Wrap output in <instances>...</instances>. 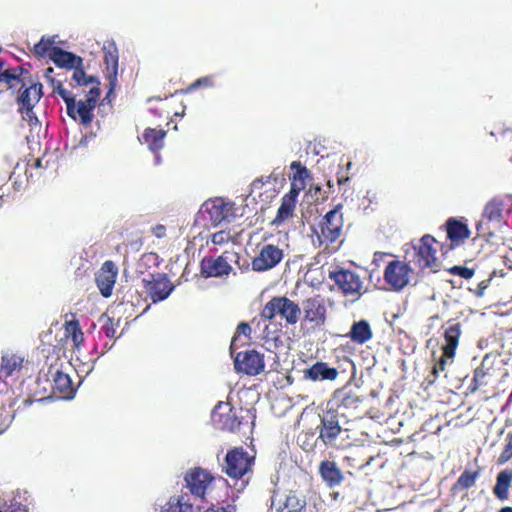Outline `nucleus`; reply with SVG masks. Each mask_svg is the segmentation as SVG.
<instances>
[{
    "instance_id": "nucleus-19",
    "label": "nucleus",
    "mask_w": 512,
    "mask_h": 512,
    "mask_svg": "<svg viewBox=\"0 0 512 512\" xmlns=\"http://www.w3.org/2000/svg\"><path fill=\"white\" fill-rule=\"evenodd\" d=\"M50 60L57 67L69 70H74L76 67L83 65L82 57L60 47H54L51 50Z\"/></svg>"
},
{
    "instance_id": "nucleus-21",
    "label": "nucleus",
    "mask_w": 512,
    "mask_h": 512,
    "mask_svg": "<svg viewBox=\"0 0 512 512\" xmlns=\"http://www.w3.org/2000/svg\"><path fill=\"white\" fill-rule=\"evenodd\" d=\"M338 370L330 367L326 362H316L304 371V378L311 381L335 380Z\"/></svg>"
},
{
    "instance_id": "nucleus-54",
    "label": "nucleus",
    "mask_w": 512,
    "mask_h": 512,
    "mask_svg": "<svg viewBox=\"0 0 512 512\" xmlns=\"http://www.w3.org/2000/svg\"><path fill=\"white\" fill-rule=\"evenodd\" d=\"M100 271H109V273H116L117 269L112 261H105L100 269Z\"/></svg>"
},
{
    "instance_id": "nucleus-51",
    "label": "nucleus",
    "mask_w": 512,
    "mask_h": 512,
    "mask_svg": "<svg viewBox=\"0 0 512 512\" xmlns=\"http://www.w3.org/2000/svg\"><path fill=\"white\" fill-rule=\"evenodd\" d=\"M227 240V235L223 231L216 232L212 235L214 244H223Z\"/></svg>"
},
{
    "instance_id": "nucleus-13",
    "label": "nucleus",
    "mask_w": 512,
    "mask_h": 512,
    "mask_svg": "<svg viewBox=\"0 0 512 512\" xmlns=\"http://www.w3.org/2000/svg\"><path fill=\"white\" fill-rule=\"evenodd\" d=\"M410 270L407 263L391 261L385 268L384 279L394 290L400 291L409 283Z\"/></svg>"
},
{
    "instance_id": "nucleus-53",
    "label": "nucleus",
    "mask_w": 512,
    "mask_h": 512,
    "mask_svg": "<svg viewBox=\"0 0 512 512\" xmlns=\"http://www.w3.org/2000/svg\"><path fill=\"white\" fill-rule=\"evenodd\" d=\"M12 72V74H18L19 75V80H16L17 82H21L22 85L24 86L25 83H24V78L22 77L23 74H29L28 71L22 67H16L14 69H11L10 70Z\"/></svg>"
},
{
    "instance_id": "nucleus-49",
    "label": "nucleus",
    "mask_w": 512,
    "mask_h": 512,
    "mask_svg": "<svg viewBox=\"0 0 512 512\" xmlns=\"http://www.w3.org/2000/svg\"><path fill=\"white\" fill-rule=\"evenodd\" d=\"M237 332L246 337H250L251 327L247 322H241L237 327Z\"/></svg>"
},
{
    "instance_id": "nucleus-12",
    "label": "nucleus",
    "mask_w": 512,
    "mask_h": 512,
    "mask_svg": "<svg viewBox=\"0 0 512 512\" xmlns=\"http://www.w3.org/2000/svg\"><path fill=\"white\" fill-rule=\"evenodd\" d=\"M233 357L234 367L237 372L255 376L264 370V357L255 350L242 351Z\"/></svg>"
},
{
    "instance_id": "nucleus-28",
    "label": "nucleus",
    "mask_w": 512,
    "mask_h": 512,
    "mask_svg": "<svg viewBox=\"0 0 512 512\" xmlns=\"http://www.w3.org/2000/svg\"><path fill=\"white\" fill-rule=\"evenodd\" d=\"M48 373L53 379V389L61 393L72 394L74 392L72 387V380L68 374L63 373L59 369L49 368Z\"/></svg>"
},
{
    "instance_id": "nucleus-2",
    "label": "nucleus",
    "mask_w": 512,
    "mask_h": 512,
    "mask_svg": "<svg viewBox=\"0 0 512 512\" xmlns=\"http://www.w3.org/2000/svg\"><path fill=\"white\" fill-rule=\"evenodd\" d=\"M255 458L250 456L243 447H236L229 450L225 456L224 472L232 479L241 480L238 490H242L247 485V481L242 480L252 468Z\"/></svg>"
},
{
    "instance_id": "nucleus-55",
    "label": "nucleus",
    "mask_w": 512,
    "mask_h": 512,
    "mask_svg": "<svg viewBox=\"0 0 512 512\" xmlns=\"http://www.w3.org/2000/svg\"><path fill=\"white\" fill-rule=\"evenodd\" d=\"M486 375V372L484 371V369L482 367H478L475 369L474 371V376H473V382H478L479 380H483V378L485 377Z\"/></svg>"
},
{
    "instance_id": "nucleus-14",
    "label": "nucleus",
    "mask_w": 512,
    "mask_h": 512,
    "mask_svg": "<svg viewBox=\"0 0 512 512\" xmlns=\"http://www.w3.org/2000/svg\"><path fill=\"white\" fill-rule=\"evenodd\" d=\"M283 259V251L275 245L262 247L258 256L252 261V269L257 272L267 271L278 265Z\"/></svg>"
},
{
    "instance_id": "nucleus-48",
    "label": "nucleus",
    "mask_w": 512,
    "mask_h": 512,
    "mask_svg": "<svg viewBox=\"0 0 512 512\" xmlns=\"http://www.w3.org/2000/svg\"><path fill=\"white\" fill-rule=\"evenodd\" d=\"M0 512H27V509L25 506L21 505L20 503H11L9 506L5 508H1Z\"/></svg>"
},
{
    "instance_id": "nucleus-40",
    "label": "nucleus",
    "mask_w": 512,
    "mask_h": 512,
    "mask_svg": "<svg viewBox=\"0 0 512 512\" xmlns=\"http://www.w3.org/2000/svg\"><path fill=\"white\" fill-rule=\"evenodd\" d=\"M512 458V433H508L506 436V444L497 459V463L499 465H503L508 462Z\"/></svg>"
},
{
    "instance_id": "nucleus-8",
    "label": "nucleus",
    "mask_w": 512,
    "mask_h": 512,
    "mask_svg": "<svg viewBox=\"0 0 512 512\" xmlns=\"http://www.w3.org/2000/svg\"><path fill=\"white\" fill-rule=\"evenodd\" d=\"M211 421L216 429L229 432L239 430L241 421L229 403L219 401L211 412Z\"/></svg>"
},
{
    "instance_id": "nucleus-31",
    "label": "nucleus",
    "mask_w": 512,
    "mask_h": 512,
    "mask_svg": "<svg viewBox=\"0 0 512 512\" xmlns=\"http://www.w3.org/2000/svg\"><path fill=\"white\" fill-rule=\"evenodd\" d=\"M297 195L298 192L293 193V191H290L289 194H286L282 198L281 205L278 208L277 215L274 220L275 223H281L292 215L295 208V198Z\"/></svg>"
},
{
    "instance_id": "nucleus-16",
    "label": "nucleus",
    "mask_w": 512,
    "mask_h": 512,
    "mask_svg": "<svg viewBox=\"0 0 512 512\" xmlns=\"http://www.w3.org/2000/svg\"><path fill=\"white\" fill-rule=\"evenodd\" d=\"M213 481L211 474L202 469L194 468L185 475V482L192 495L196 498L203 499L208 486Z\"/></svg>"
},
{
    "instance_id": "nucleus-50",
    "label": "nucleus",
    "mask_w": 512,
    "mask_h": 512,
    "mask_svg": "<svg viewBox=\"0 0 512 512\" xmlns=\"http://www.w3.org/2000/svg\"><path fill=\"white\" fill-rule=\"evenodd\" d=\"M307 177H309V170L305 166H303L296 170L293 179L304 180Z\"/></svg>"
},
{
    "instance_id": "nucleus-52",
    "label": "nucleus",
    "mask_w": 512,
    "mask_h": 512,
    "mask_svg": "<svg viewBox=\"0 0 512 512\" xmlns=\"http://www.w3.org/2000/svg\"><path fill=\"white\" fill-rule=\"evenodd\" d=\"M100 95H101V90L99 88V85L95 84V86H93L86 97H89V98H92V99H96V100H99L100 98Z\"/></svg>"
},
{
    "instance_id": "nucleus-43",
    "label": "nucleus",
    "mask_w": 512,
    "mask_h": 512,
    "mask_svg": "<svg viewBox=\"0 0 512 512\" xmlns=\"http://www.w3.org/2000/svg\"><path fill=\"white\" fill-rule=\"evenodd\" d=\"M491 224L492 222H488L486 219H481L476 224V230L479 236L492 237L494 236V231L492 230Z\"/></svg>"
},
{
    "instance_id": "nucleus-11",
    "label": "nucleus",
    "mask_w": 512,
    "mask_h": 512,
    "mask_svg": "<svg viewBox=\"0 0 512 512\" xmlns=\"http://www.w3.org/2000/svg\"><path fill=\"white\" fill-rule=\"evenodd\" d=\"M143 284L153 303L167 299L175 289L165 273L153 274L151 279H143Z\"/></svg>"
},
{
    "instance_id": "nucleus-34",
    "label": "nucleus",
    "mask_w": 512,
    "mask_h": 512,
    "mask_svg": "<svg viewBox=\"0 0 512 512\" xmlns=\"http://www.w3.org/2000/svg\"><path fill=\"white\" fill-rule=\"evenodd\" d=\"M306 501L291 494L286 497L284 504L279 507L278 512H304Z\"/></svg>"
},
{
    "instance_id": "nucleus-41",
    "label": "nucleus",
    "mask_w": 512,
    "mask_h": 512,
    "mask_svg": "<svg viewBox=\"0 0 512 512\" xmlns=\"http://www.w3.org/2000/svg\"><path fill=\"white\" fill-rule=\"evenodd\" d=\"M99 322L102 323L101 331L108 337L113 338L115 335V328L113 324L112 318L108 317L107 315L103 314L99 318Z\"/></svg>"
},
{
    "instance_id": "nucleus-5",
    "label": "nucleus",
    "mask_w": 512,
    "mask_h": 512,
    "mask_svg": "<svg viewBox=\"0 0 512 512\" xmlns=\"http://www.w3.org/2000/svg\"><path fill=\"white\" fill-rule=\"evenodd\" d=\"M461 335V325L460 323H451L444 332V338L446 344L443 346V355L440 359L435 363L432 376L429 382L433 383L439 376L440 372L445 370L446 359H453L455 356V351L459 343V337Z\"/></svg>"
},
{
    "instance_id": "nucleus-56",
    "label": "nucleus",
    "mask_w": 512,
    "mask_h": 512,
    "mask_svg": "<svg viewBox=\"0 0 512 512\" xmlns=\"http://www.w3.org/2000/svg\"><path fill=\"white\" fill-rule=\"evenodd\" d=\"M82 102L89 108L91 109L92 111H94L96 105H97V102L98 100L96 99H92V98H89V97H86L85 100H82Z\"/></svg>"
},
{
    "instance_id": "nucleus-6",
    "label": "nucleus",
    "mask_w": 512,
    "mask_h": 512,
    "mask_svg": "<svg viewBox=\"0 0 512 512\" xmlns=\"http://www.w3.org/2000/svg\"><path fill=\"white\" fill-rule=\"evenodd\" d=\"M329 278L335 282L339 290L346 297H353L352 302L357 301L362 295L363 282L359 275L353 271L340 269L331 271Z\"/></svg>"
},
{
    "instance_id": "nucleus-63",
    "label": "nucleus",
    "mask_w": 512,
    "mask_h": 512,
    "mask_svg": "<svg viewBox=\"0 0 512 512\" xmlns=\"http://www.w3.org/2000/svg\"><path fill=\"white\" fill-rule=\"evenodd\" d=\"M348 180H349V178H348V177H346V178H339V179H338V183H339V185H342V184H344L345 182H347Z\"/></svg>"
},
{
    "instance_id": "nucleus-29",
    "label": "nucleus",
    "mask_w": 512,
    "mask_h": 512,
    "mask_svg": "<svg viewBox=\"0 0 512 512\" xmlns=\"http://www.w3.org/2000/svg\"><path fill=\"white\" fill-rule=\"evenodd\" d=\"M447 226V237L452 242L464 240L469 238L470 231L468 229V226L464 223H462L459 220H456L455 218H450L447 220L446 223Z\"/></svg>"
},
{
    "instance_id": "nucleus-60",
    "label": "nucleus",
    "mask_w": 512,
    "mask_h": 512,
    "mask_svg": "<svg viewBox=\"0 0 512 512\" xmlns=\"http://www.w3.org/2000/svg\"><path fill=\"white\" fill-rule=\"evenodd\" d=\"M502 135H503V137L512 136V129L507 128V129L503 130Z\"/></svg>"
},
{
    "instance_id": "nucleus-10",
    "label": "nucleus",
    "mask_w": 512,
    "mask_h": 512,
    "mask_svg": "<svg viewBox=\"0 0 512 512\" xmlns=\"http://www.w3.org/2000/svg\"><path fill=\"white\" fill-rule=\"evenodd\" d=\"M320 420V425L317 426L319 431L318 439L326 446H332L342 432L339 414L336 410H327L320 416Z\"/></svg>"
},
{
    "instance_id": "nucleus-20",
    "label": "nucleus",
    "mask_w": 512,
    "mask_h": 512,
    "mask_svg": "<svg viewBox=\"0 0 512 512\" xmlns=\"http://www.w3.org/2000/svg\"><path fill=\"white\" fill-rule=\"evenodd\" d=\"M118 52L116 47L113 50L105 52L104 63L106 65V79L109 82V88L104 100H108L110 95L114 92L117 85L118 77Z\"/></svg>"
},
{
    "instance_id": "nucleus-30",
    "label": "nucleus",
    "mask_w": 512,
    "mask_h": 512,
    "mask_svg": "<svg viewBox=\"0 0 512 512\" xmlns=\"http://www.w3.org/2000/svg\"><path fill=\"white\" fill-rule=\"evenodd\" d=\"M96 285L105 298L112 294L113 287L116 281V273H109V271H99L95 277Z\"/></svg>"
},
{
    "instance_id": "nucleus-57",
    "label": "nucleus",
    "mask_w": 512,
    "mask_h": 512,
    "mask_svg": "<svg viewBox=\"0 0 512 512\" xmlns=\"http://www.w3.org/2000/svg\"><path fill=\"white\" fill-rule=\"evenodd\" d=\"M483 384H484V383H483V381H481V380H479L478 382H473V381H472V383H471V385L473 386V387H472V390L474 391V390L478 389V388H479L481 385H483Z\"/></svg>"
},
{
    "instance_id": "nucleus-33",
    "label": "nucleus",
    "mask_w": 512,
    "mask_h": 512,
    "mask_svg": "<svg viewBox=\"0 0 512 512\" xmlns=\"http://www.w3.org/2000/svg\"><path fill=\"white\" fill-rule=\"evenodd\" d=\"M69 117L73 120L79 118L81 124L87 126L93 121L94 114L93 111L82 102V100H79L78 102H74V112L72 113V116Z\"/></svg>"
},
{
    "instance_id": "nucleus-15",
    "label": "nucleus",
    "mask_w": 512,
    "mask_h": 512,
    "mask_svg": "<svg viewBox=\"0 0 512 512\" xmlns=\"http://www.w3.org/2000/svg\"><path fill=\"white\" fill-rule=\"evenodd\" d=\"M232 253L225 252L216 259L204 258L200 263L201 274L206 277H221L228 275L232 267L229 264Z\"/></svg>"
},
{
    "instance_id": "nucleus-27",
    "label": "nucleus",
    "mask_w": 512,
    "mask_h": 512,
    "mask_svg": "<svg viewBox=\"0 0 512 512\" xmlns=\"http://www.w3.org/2000/svg\"><path fill=\"white\" fill-rule=\"evenodd\" d=\"M372 330L370 324L366 320L354 322L351 326L349 337L358 344H364L372 338Z\"/></svg>"
},
{
    "instance_id": "nucleus-42",
    "label": "nucleus",
    "mask_w": 512,
    "mask_h": 512,
    "mask_svg": "<svg viewBox=\"0 0 512 512\" xmlns=\"http://www.w3.org/2000/svg\"><path fill=\"white\" fill-rule=\"evenodd\" d=\"M15 418V411L10 412L5 408L0 413V434L7 430Z\"/></svg>"
},
{
    "instance_id": "nucleus-18",
    "label": "nucleus",
    "mask_w": 512,
    "mask_h": 512,
    "mask_svg": "<svg viewBox=\"0 0 512 512\" xmlns=\"http://www.w3.org/2000/svg\"><path fill=\"white\" fill-rule=\"evenodd\" d=\"M305 319L316 326L323 325L326 320L324 299L317 295L303 301Z\"/></svg>"
},
{
    "instance_id": "nucleus-45",
    "label": "nucleus",
    "mask_w": 512,
    "mask_h": 512,
    "mask_svg": "<svg viewBox=\"0 0 512 512\" xmlns=\"http://www.w3.org/2000/svg\"><path fill=\"white\" fill-rule=\"evenodd\" d=\"M67 330L72 333V340L75 344H78L83 340V333L80 329L78 321H70L67 323Z\"/></svg>"
},
{
    "instance_id": "nucleus-25",
    "label": "nucleus",
    "mask_w": 512,
    "mask_h": 512,
    "mask_svg": "<svg viewBox=\"0 0 512 512\" xmlns=\"http://www.w3.org/2000/svg\"><path fill=\"white\" fill-rule=\"evenodd\" d=\"M42 96V84H31L25 88L17 98L20 109L34 108Z\"/></svg>"
},
{
    "instance_id": "nucleus-61",
    "label": "nucleus",
    "mask_w": 512,
    "mask_h": 512,
    "mask_svg": "<svg viewBox=\"0 0 512 512\" xmlns=\"http://www.w3.org/2000/svg\"><path fill=\"white\" fill-rule=\"evenodd\" d=\"M499 512H512V507H503L499 510Z\"/></svg>"
},
{
    "instance_id": "nucleus-59",
    "label": "nucleus",
    "mask_w": 512,
    "mask_h": 512,
    "mask_svg": "<svg viewBox=\"0 0 512 512\" xmlns=\"http://www.w3.org/2000/svg\"><path fill=\"white\" fill-rule=\"evenodd\" d=\"M237 339H238V336H237V335H235V336L233 337L232 342H231V345H230V350H231V354H232V355H233V349H234V346H235V343H236Z\"/></svg>"
},
{
    "instance_id": "nucleus-37",
    "label": "nucleus",
    "mask_w": 512,
    "mask_h": 512,
    "mask_svg": "<svg viewBox=\"0 0 512 512\" xmlns=\"http://www.w3.org/2000/svg\"><path fill=\"white\" fill-rule=\"evenodd\" d=\"M54 90L65 102L67 115L72 116V113L74 112V102L76 101L75 97L71 94L70 91L63 87L60 81L57 82Z\"/></svg>"
},
{
    "instance_id": "nucleus-9",
    "label": "nucleus",
    "mask_w": 512,
    "mask_h": 512,
    "mask_svg": "<svg viewBox=\"0 0 512 512\" xmlns=\"http://www.w3.org/2000/svg\"><path fill=\"white\" fill-rule=\"evenodd\" d=\"M512 212V195H497L484 206L482 217L493 225H499Z\"/></svg>"
},
{
    "instance_id": "nucleus-47",
    "label": "nucleus",
    "mask_w": 512,
    "mask_h": 512,
    "mask_svg": "<svg viewBox=\"0 0 512 512\" xmlns=\"http://www.w3.org/2000/svg\"><path fill=\"white\" fill-rule=\"evenodd\" d=\"M13 80H19L18 74H12L10 69L0 72V82H5L9 85L10 89H13Z\"/></svg>"
},
{
    "instance_id": "nucleus-64",
    "label": "nucleus",
    "mask_w": 512,
    "mask_h": 512,
    "mask_svg": "<svg viewBox=\"0 0 512 512\" xmlns=\"http://www.w3.org/2000/svg\"><path fill=\"white\" fill-rule=\"evenodd\" d=\"M35 167H37V168L42 167V161H41V159H36V160H35Z\"/></svg>"
},
{
    "instance_id": "nucleus-26",
    "label": "nucleus",
    "mask_w": 512,
    "mask_h": 512,
    "mask_svg": "<svg viewBox=\"0 0 512 512\" xmlns=\"http://www.w3.org/2000/svg\"><path fill=\"white\" fill-rule=\"evenodd\" d=\"M512 482V471L505 469L498 473L493 493L500 501L508 499L509 488Z\"/></svg>"
},
{
    "instance_id": "nucleus-1",
    "label": "nucleus",
    "mask_w": 512,
    "mask_h": 512,
    "mask_svg": "<svg viewBox=\"0 0 512 512\" xmlns=\"http://www.w3.org/2000/svg\"><path fill=\"white\" fill-rule=\"evenodd\" d=\"M232 217V205L222 198H214L205 201L197 215L195 222L205 228L217 227L223 223H229Z\"/></svg>"
},
{
    "instance_id": "nucleus-62",
    "label": "nucleus",
    "mask_w": 512,
    "mask_h": 512,
    "mask_svg": "<svg viewBox=\"0 0 512 512\" xmlns=\"http://www.w3.org/2000/svg\"><path fill=\"white\" fill-rule=\"evenodd\" d=\"M32 402H33V401H32L31 399H25V400L23 401V403H24V406H25V407L30 406V405L32 404Z\"/></svg>"
},
{
    "instance_id": "nucleus-46",
    "label": "nucleus",
    "mask_w": 512,
    "mask_h": 512,
    "mask_svg": "<svg viewBox=\"0 0 512 512\" xmlns=\"http://www.w3.org/2000/svg\"><path fill=\"white\" fill-rule=\"evenodd\" d=\"M19 110L23 115V119L27 120L31 127H40V122L38 117L35 115L33 108H24Z\"/></svg>"
},
{
    "instance_id": "nucleus-38",
    "label": "nucleus",
    "mask_w": 512,
    "mask_h": 512,
    "mask_svg": "<svg viewBox=\"0 0 512 512\" xmlns=\"http://www.w3.org/2000/svg\"><path fill=\"white\" fill-rule=\"evenodd\" d=\"M478 476H479V472L478 471L472 472V471H469V470H465V471H463L461 473V475L457 479L456 485L460 489H463V490L469 489V488H471L475 484L476 479L478 478Z\"/></svg>"
},
{
    "instance_id": "nucleus-35",
    "label": "nucleus",
    "mask_w": 512,
    "mask_h": 512,
    "mask_svg": "<svg viewBox=\"0 0 512 512\" xmlns=\"http://www.w3.org/2000/svg\"><path fill=\"white\" fill-rule=\"evenodd\" d=\"M72 79L78 86H88L90 84L100 85V81L96 76L87 75L85 73L83 65L74 69Z\"/></svg>"
},
{
    "instance_id": "nucleus-39",
    "label": "nucleus",
    "mask_w": 512,
    "mask_h": 512,
    "mask_svg": "<svg viewBox=\"0 0 512 512\" xmlns=\"http://www.w3.org/2000/svg\"><path fill=\"white\" fill-rule=\"evenodd\" d=\"M214 86H215L214 76L208 75V76L198 78L191 85H189L186 89L182 90L181 92L183 94H186V93H191L201 87L212 88Z\"/></svg>"
},
{
    "instance_id": "nucleus-44",
    "label": "nucleus",
    "mask_w": 512,
    "mask_h": 512,
    "mask_svg": "<svg viewBox=\"0 0 512 512\" xmlns=\"http://www.w3.org/2000/svg\"><path fill=\"white\" fill-rule=\"evenodd\" d=\"M448 272L453 275L460 276L463 279H470L474 275V270L465 266L455 265L448 269Z\"/></svg>"
},
{
    "instance_id": "nucleus-58",
    "label": "nucleus",
    "mask_w": 512,
    "mask_h": 512,
    "mask_svg": "<svg viewBox=\"0 0 512 512\" xmlns=\"http://www.w3.org/2000/svg\"><path fill=\"white\" fill-rule=\"evenodd\" d=\"M300 167H303L300 162L294 161L291 163V169H293V170H297Z\"/></svg>"
},
{
    "instance_id": "nucleus-22",
    "label": "nucleus",
    "mask_w": 512,
    "mask_h": 512,
    "mask_svg": "<svg viewBox=\"0 0 512 512\" xmlns=\"http://www.w3.org/2000/svg\"><path fill=\"white\" fill-rule=\"evenodd\" d=\"M333 401L338 408L355 409L360 404L361 399L350 387L344 386L334 392Z\"/></svg>"
},
{
    "instance_id": "nucleus-7",
    "label": "nucleus",
    "mask_w": 512,
    "mask_h": 512,
    "mask_svg": "<svg viewBox=\"0 0 512 512\" xmlns=\"http://www.w3.org/2000/svg\"><path fill=\"white\" fill-rule=\"evenodd\" d=\"M342 207V204H337L323 217L320 224L321 235L319 236L320 239L322 238L321 242L333 243L341 236L343 227Z\"/></svg>"
},
{
    "instance_id": "nucleus-36",
    "label": "nucleus",
    "mask_w": 512,
    "mask_h": 512,
    "mask_svg": "<svg viewBox=\"0 0 512 512\" xmlns=\"http://www.w3.org/2000/svg\"><path fill=\"white\" fill-rule=\"evenodd\" d=\"M55 38L56 36H42L40 41L34 45V53L39 57H45L48 55L50 58L51 50L55 47Z\"/></svg>"
},
{
    "instance_id": "nucleus-23",
    "label": "nucleus",
    "mask_w": 512,
    "mask_h": 512,
    "mask_svg": "<svg viewBox=\"0 0 512 512\" xmlns=\"http://www.w3.org/2000/svg\"><path fill=\"white\" fill-rule=\"evenodd\" d=\"M319 473L328 487L338 486L343 480V473L333 461L325 460L320 463Z\"/></svg>"
},
{
    "instance_id": "nucleus-4",
    "label": "nucleus",
    "mask_w": 512,
    "mask_h": 512,
    "mask_svg": "<svg viewBox=\"0 0 512 512\" xmlns=\"http://www.w3.org/2000/svg\"><path fill=\"white\" fill-rule=\"evenodd\" d=\"M435 238L429 234L424 235L417 244L413 246V251L408 254L411 259L409 262L414 263L417 267L424 270L429 268L432 272L438 271V260L436 257V249L433 243Z\"/></svg>"
},
{
    "instance_id": "nucleus-32",
    "label": "nucleus",
    "mask_w": 512,
    "mask_h": 512,
    "mask_svg": "<svg viewBox=\"0 0 512 512\" xmlns=\"http://www.w3.org/2000/svg\"><path fill=\"white\" fill-rule=\"evenodd\" d=\"M165 136L166 132L164 130L147 128L142 134V140L152 152H157L163 147Z\"/></svg>"
},
{
    "instance_id": "nucleus-24",
    "label": "nucleus",
    "mask_w": 512,
    "mask_h": 512,
    "mask_svg": "<svg viewBox=\"0 0 512 512\" xmlns=\"http://www.w3.org/2000/svg\"><path fill=\"white\" fill-rule=\"evenodd\" d=\"M161 512H202L199 504L191 502L187 494L172 497Z\"/></svg>"
},
{
    "instance_id": "nucleus-3",
    "label": "nucleus",
    "mask_w": 512,
    "mask_h": 512,
    "mask_svg": "<svg viewBox=\"0 0 512 512\" xmlns=\"http://www.w3.org/2000/svg\"><path fill=\"white\" fill-rule=\"evenodd\" d=\"M301 309L297 303L285 296H276L269 300L261 311V317L272 320L276 315H280L290 325L298 322Z\"/></svg>"
},
{
    "instance_id": "nucleus-17",
    "label": "nucleus",
    "mask_w": 512,
    "mask_h": 512,
    "mask_svg": "<svg viewBox=\"0 0 512 512\" xmlns=\"http://www.w3.org/2000/svg\"><path fill=\"white\" fill-rule=\"evenodd\" d=\"M23 359L16 355L5 354L1 357L0 365V394L6 392L11 385L8 378L19 374Z\"/></svg>"
}]
</instances>
